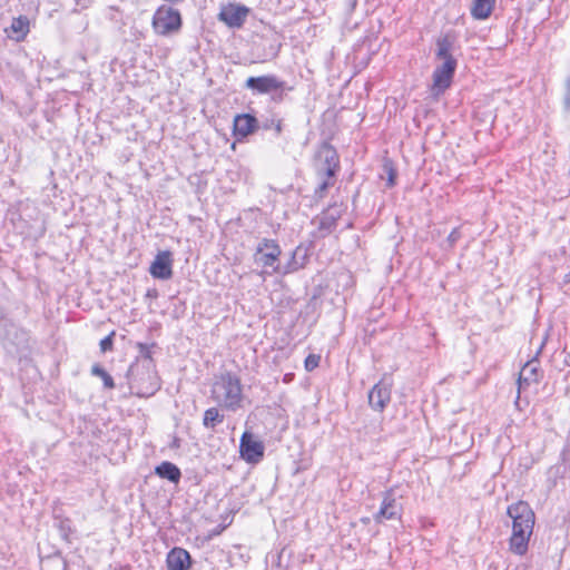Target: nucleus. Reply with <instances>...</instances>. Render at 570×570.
<instances>
[{
    "label": "nucleus",
    "instance_id": "nucleus-26",
    "mask_svg": "<svg viewBox=\"0 0 570 570\" xmlns=\"http://www.w3.org/2000/svg\"><path fill=\"white\" fill-rule=\"evenodd\" d=\"M384 173L387 175L386 186L393 187L395 185V180H396V171L394 170V168L392 167V165L390 163L384 164Z\"/></svg>",
    "mask_w": 570,
    "mask_h": 570
},
{
    "label": "nucleus",
    "instance_id": "nucleus-18",
    "mask_svg": "<svg viewBox=\"0 0 570 570\" xmlns=\"http://www.w3.org/2000/svg\"><path fill=\"white\" fill-rule=\"evenodd\" d=\"M497 0H473L471 14L474 19L484 20L490 17Z\"/></svg>",
    "mask_w": 570,
    "mask_h": 570
},
{
    "label": "nucleus",
    "instance_id": "nucleus-30",
    "mask_svg": "<svg viewBox=\"0 0 570 570\" xmlns=\"http://www.w3.org/2000/svg\"><path fill=\"white\" fill-rule=\"evenodd\" d=\"M460 236H461V235H460V232L455 228V229H453V230L450 233V235H449V237H448V240H449V242H450V244L452 245V244H454V243L460 238Z\"/></svg>",
    "mask_w": 570,
    "mask_h": 570
},
{
    "label": "nucleus",
    "instance_id": "nucleus-24",
    "mask_svg": "<svg viewBox=\"0 0 570 570\" xmlns=\"http://www.w3.org/2000/svg\"><path fill=\"white\" fill-rule=\"evenodd\" d=\"M150 383L146 387H140L139 394L144 396L153 395L159 389V382L156 375L149 376Z\"/></svg>",
    "mask_w": 570,
    "mask_h": 570
},
{
    "label": "nucleus",
    "instance_id": "nucleus-5",
    "mask_svg": "<svg viewBox=\"0 0 570 570\" xmlns=\"http://www.w3.org/2000/svg\"><path fill=\"white\" fill-rule=\"evenodd\" d=\"M281 254L282 249L275 240L264 238L256 247L254 261L262 267L272 268V272L279 273L281 266L277 262Z\"/></svg>",
    "mask_w": 570,
    "mask_h": 570
},
{
    "label": "nucleus",
    "instance_id": "nucleus-2",
    "mask_svg": "<svg viewBox=\"0 0 570 570\" xmlns=\"http://www.w3.org/2000/svg\"><path fill=\"white\" fill-rule=\"evenodd\" d=\"M508 515L512 519V535L510 550L519 556L528 551L530 537L533 532L534 512L524 501H519L508 508Z\"/></svg>",
    "mask_w": 570,
    "mask_h": 570
},
{
    "label": "nucleus",
    "instance_id": "nucleus-29",
    "mask_svg": "<svg viewBox=\"0 0 570 570\" xmlns=\"http://www.w3.org/2000/svg\"><path fill=\"white\" fill-rule=\"evenodd\" d=\"M114 335L115 333L112 332L111 334H109L108 336H106L105 338H102L100 341V350L101 352H107V351H110L112 348V345H114Z\"/></svg>",
    "mask_w": 570,
    "mask_h": 570
},
{
    "label": "nucleus",
    "instance_id": "nucleus-22",
    "mask_svg": "<svg viewBox=\"0 0 570 570\" xmlns=\"http://www.w3.org/2000/svg\"><path fill=\"white\" fill-rule=\"evenodd\" d=\"M91 374L100 377L104 381V386L106 389L111 390L115 387L114 379L100 365L95 364L91 367Z\"/></svg>",
    "mask_w": 570,
    "mask_h": 570
},
{
    "label": "nucleus",
    "instance_id": "nucleus-17",
    "mask_svg": "<svg viewBox=\"0 0 570 570\" xmlns=\"http://www.w3.org/2000/svg\"><path fill=\"white\" fill-rule=\"evenodd\" d=\"M155 473L159 478L166 479L173 483H178L181 478V472L179 468L176 464L168 461H165L157 465L155 469Z\"/></svg>",
    "mask_w": 570,
    "mask_h": 570
},
{
    "label": "nucleus",
    "instance_id": "nucleus-32",
    "mask_svg": "<svg viewBox=\"0 0 570 570\" xmlns=\"http://www.w3.org/2000/svg\"><path fill=\"white\" fill-rule=\"evenodd\" d=\"M567 281L570 283V272L567 274Z\"/></svg>",
    "mask_w": 570,
    "mask_h": 570
},
{
    "label": "nucleus",
    "instance_id": "nucleus-6",
    "mask_svg": "<svg viewBox=\"0 0 570 570\" xmlns=\"http://www.w3.org/2000/svg\"><path fill=\"white\" fill-rule=\"evenodd\" d=\"M316 168L320 176H327L334 178L337 169L340 168V160L336 150L324 144L317 151Z\"/></svg>",
    "mask_w": 570,
    "mask_h": 570
},
{
    "label": "nucleus",
    "instance_id": "nucleus-3",
    "mask_svg": "<svg viewBox=\"0 0 570 570\" xmlns=\"http://www.w3.org/2000/svg\"><path fill=\"white\" fill-rule=\"evenodd\" d=\"M212 399L222 407L236 411L242 406L243 390L237 375L225 372L215 377L212 386Z\"/></svg>",
    "mask_w": 570,
    "mask_h": 570
},
{
    "label": "nucleus",
    "instance_id": "nucleus-15",
    "mask_svg": "<svg viewBox=\"0 0 570 570\" xmlns=\"http://www.w3.org/2000/svg\"><path fill=\"white\" fill-rule=\"evenodd\" d=\"M257 124V119L252 115H237L234 118V134L237 137H246L256 130Z\"/></svg>",
    "mask_w": 570,
    "mask_h": 570
},
{
    "label": "nucleus",
    "instance_id": "nucleus-7",
    "mask_svg": "<svg viewBox=\"0 0 570 570\" xmlns=\"http://www.w3.org/2000/svg\"><path fill=\"white\" fill-rule=\"evenodd\" d=\"M402 504L397 501L392 490L383 493L379 511L373 515L376 523L384 521H397L402 517Z\"/></svg>",
    "mask_w": 570,
    "mask_h": 570
},
{
    "label": "nucleus",
    "instance_id": "nucleus-8",
    "mask_svg": "<svg viewBox=\"0 0 570 570\" xmlns=\"http://www.w3.org/2000/svg\"><path fill=\"white\" fill-rule=\"evenodd\" d=\"M281 81L275 75L249 77L245 82V87L255 95H271L274 90L281 88Z\"/></svg>",
    "mask_w": 570,
    "mask_h": 570
},
{
    "label": "nucleus",
    "instance_id": "nucleus-20",
    "mask_svg": "<svg viewBox=\"0 0 570 570\" xmlns=\"http://www.w3.org/2000/svg\"><path fill=\"white\" fill-rule=\"evenodd\" d=\"M11 30L13 33H17V39H23L29 32V20L27 17L20 16L14 18L11 23Z\"/></svg>",
    "mask_w": 570,
    "mask_h": 570
},
{
    "label": "nucleus",
    "instance_id": "nucleus-10",
    "mask_svg": "<svg viewBox=\"0 0 570 570\" xmlns=\"http://www.w3.org/2000/svg\"><path fill=\"white\" fill-rule=\"evenodd\" d=\"M248 9L245 6L228 4L222 8L218 19L230 28H239L245 22Z\"/></svg>",
    "mask_w": 570,
    "mask_h": 570
},
{
    "label": "nucleus",
    "instance_id": "nucleus-1",
    "mask_svg": "<svg viewBox=\"0 0 570 570\" xmlns=\"http://www.w3.org/2000/svg\"><path fill=\"white\" fill-rule=\"evenodd\" d=\"M435 58L440 63L432 75L431 94L439 97L451 86L458 66L453 57V39L450 36L438 38Z\"/></svg>",
    "mask_w": 570,
    "mask_h": 570
},
{
    "label": "nucleus",
    "instance_id": "nucleus-21",
    "mask_svg": "<svg viewBox=\"0 0 570 570\" xmlns=\"http://www.w3.org/2000/svg\"><path fill=\"white\" fill-rule=\"evenodd\" d=\"M301 253H302V247L298 246L292 253L289 262L284 267H281V272L279 273L288 274V273H293V272H296L297 269L302 268L304 266V262L297 259V257H298V255Z\"/></svg>",
    "mask_w": 570,
    "mask_h": 570
},
{
    "label": "nucleus",
    "instance_id": "nucleus-4",
    "mask_svg": "<svg viewBox=\"0 0 570 570\" xmlns=\"http://www.w3.org/2000/svg\"><path fill=\"white\" fill-rule=\"evenodd\" d=\"M181 14L177 9L168 6H160L153 16L151 26L159 36L176 33L181 28Z\"/></svg>",
    "mask_w": 570,
    "mask_h": 570
},
{
    "label": "nucleus",
    "instance_id": "nucleus-19",
    "mask_svg": "<svg viewBox=\"0 0 570 570\" xmlns=\"http://www.w3.org/2000/svg\"><path fill=\"white\" fill-rule=\"evenodd\" d=\"M224 421V415L219 413L218 409L210 407L204 413L203 424L207 429H214L217 424Z\"/></svg>",
    "mask_w": 570,
    "mask_h": 570
},
{
    "label": "nucleus",
    "instance_id": "nucleus-13",
    "mask_svg": "<svg viewBox=\"0 0 570 570\" xmlns=\"http://www.w3.org/2000/svg\"><path fill=\"white\" fill-rule=\"evenodd\" d=\"M190 563V554L183 548H174L167 554V570H188Z\"/></svg>",
    "mask_w": 570,
    "mask_h": 570
},
{
    "label": "nucleus",
    "instance_id": "nucleus-28",
    "mask_svg": "<svg viewBox=\"0 0 570 570\" xmlns=\"http://www.w3.org/2000/svg\"><path fill=\"white\" fill-rule=\"evenodd\" d=\"M320 356L318 355H315V354H309L306 358H305V368L307 371H313L314 368H316L318 366V363H320Z\"/></svg>",
    "mask_w": 570,
    "mask_h": 570
},
{
    "label": "nucleus",
    "instance_id": "nucleus-12",
    "mask_svg": "<svg viewBox=\"0 0 570 570\" xmlns=\"http://www.w3.org/2000/svg\"><path fill=\"white\" fill-rule=\"evenodd\" d=\"M391 400V387L383 381L376 383L368 393V403L375 411H383Z\"/></svg>",
    "mask_w": 570,
    "mask_h": 570
},
{
    "label": "nucleus",
    "instance_id": "nucleus-27",
    "mask_svg": "<svg viewBox=\"0 0 570 570\" xmlns=\"http://www.w3.org/2000/svg\"><path fill=\"white\" fill-rule=\"evenodd\" d=\"M321 177L323 180L320 184V186L317 187L316 194L320 195V197H323V195L327 190V188L333 185V180H332L333 178H328L327 176H321Z\"/></svg>",
    "mask_w": 570,
    "mask_h": 570
},
{
    "label": "nucleus",
    "instance_id": "nucleus-25",
    "mask_svg": "<svg viewBox=\"0 0 570 570\" xmlns=\"http://www.w3.org/2000/svg\"><path fill=\"white\" fill-rule=\"evenodd\" d=\"M264 129H274L276 135H281L283 130V120L279 118H272L263 125Z\"/></svg>",
    "mask_w": 570,
    "mask_h": 570
},
{
    "label": "nucleus",
    "instance_id": "nucleus-9",
    "mask_svg": "<svg viewBox=\"0 0 570 570\" xmlns=\"http://www.w3.org/2000/svg\"><path fill=\"white\" fill-rule=\"evenodd\" d=\"M240 454L247 462L256 463L264 455V445L250 432H244L240 438Z\"/></svg>",
    "mask_w": 570,
    "mask_h": 570
},
{
    "label": "nucleus",
    "instance_id": "nucleus-11",
    "mask_svg": "<svg viewBox=\"0 0 570 570\" xmlns=\"http://www.w3.org/2000/svg\"><path fill=\"white\" fill-rule=\"evenodd\" d=\"M171 265V253L168 250L159 252L151 263L149 272L155 278L169 279L173 276Z\"/></svg>",
    "mask_w": 570,
    "mask_h": 570
},
{
    "label": "nucleus",
    "instance_id": "nucleus-16",
    "mask_svg": "<svg viewBox=\"0 0 570 570\" xmlns=\"http://www.w3.org/2000/svg\"><path fill=\"white\" fill-rule=\"evenodd\" d=\"M342 213L343 208L338 205H333L323 212L318 226L323 235L330 234L336 226V220L341 217Z\"/></svg>",
    "mask_w": 570,
    "mask_h": 570
},
{
    "label": "nucleus",
    "instance_id": "nucleus-14",
    "mask_svg": "<svg viewBox=\"0 0 570 570\" xmlns=\"http://www.w3.org/2000/svg\"><path fill=\"white\" fill-rule=\"evenodd\" d=\"M539 362L531 360L524 364L519 373L518 377V399L520 397V391L524 386H529L531 383L539 381Z\"/></svg>",
    "mask_w": 570,
    "mask_h": 570
},
{
    "label": "nucleus",
    "instance_id": "nucleus-31",
    "mask_svg": "<svg viewBox=\"0 0 570 570\" xmlns=\"http://www.w3.org/2000/svg\"><path fill=\"white\" fill-rule=\"evenodd\" d=\"M564 363L570 366V352L567 354Z\"/></svg>",
    "mask_w": 570,
    "mask_h": 570
},
{
    "label": "nucleus",
    "instance_id": "nucleus-23",
    "mask_svg": "<svg viewBox=\"0 0 570 570\" xmlns=\"http://www.w3.org/2000/svg\"><path fill=\"white\" fill-rule=\"evenodd\" d=\"M293 90V87L292 86H288L285 81H281V88L274 90L272 94H271V98H272V101L276 102V104H281L288 91H292Z\"/></svg>",
    "mask_w": 570,
    "mask_h": 570
}]
</instances>
